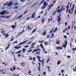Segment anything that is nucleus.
Returning a JSON list of instances; mask_svg holds the SVG:
<instances>
[{
	"label": "nucleus",
	"instance_id": "57",
	"mask_svg": "<svg viewBox=\"0 0 76 76\" xmlns=\"http://www.w3.org/2000/svg\"><path fill=\"white\" fill-rule=\"evenodd\" d=\"M51 35H52V37H54V34L53 33L52 34H51Z\"/></svg>",
	"mask_w": 76,
	"mask_h": 76
},
{
	"label": "nucleus",
	"instance_id": "61",
	"mask_svg": "<svg viewBox=\"0 0 76 76\" xmlns=\"http://www.w3.org/2000/svg\"><path fill=\"white\" fill-rule=\"evenodd\" d=\"M37 57L39 59H40V58H41V57H39V56H37Z\"/></svg>",
	"mask_w": 76,
	"mask_h": 76
},
{
	"label": "nucleus",
	"instance_id": "55",
	"mask_svg": "<svg viewBox=\"0 0 76 76\" xmlns=\"http://www.w3.org/2000/svg\"><path fill=\"white\" fill-rule=\"evenodd\" d=\"M33 50H30L28 51V53H30V52H31V51H33Z\"/></svg>",
	"mask_w": 76,
	"mask_h": 76
},
{
	"label": "nucleus",
	"instance_id": "27",
	"mask_svg": "<svg viewBox=\"0 0 76 76\" xmlns=\"http://www.w3.org/2000/svg\"><path fill=\"white\" fill-rule=\"evenodd\" d=\"M44 21H45V20L44 19H42L41 20V22L42 23H44Z\"/></svg>",
	"mask_w": 76,
	"mask_h": 76
},
{
	"label": "nucleus",
	"instance_id": "4",
	"mask_svg": "<svg viewBox=\"0 0 76 76\" xmlns=\"http://www.w3.org/2000/svg\"><path fill=\"white\" fill-rule=\"evenodd\" d=\"M54 6V4H52L50 5H48V7L49 8L48 9V11L50 10V9H51V8H52V7Z\"/></svg>",
	"mask_w": 76,
	"mask_h": 76
},
{
	"label": "nucleus",
	"instance_id": "30",
	"mask_svg": "<svg viewBox=\"0 0 76 76\" xmlns=\"http://www.w3.org/2000/svg\"><path fill=\"white\" fill-rule=\"evenodd\" d=\"M16 28V27L14 26V25H12V29H14V28Z\"/></svg>",
	"mask_w": 76,
	"mask_h": 76
},
{
	"label": "nucleus",
	"instance_id": "36",
	"mask_svg": "<svg viewBox=\"0 0 76 76\" xmlns=\"http://www.w3.org/2000/svg\"><path fill=\"white\" fill-rule=\"evenodd\" d=\"M28 29V30H29V29H31V27H30L29 28V26H28V28H27Z\"/></svg>",
	"mask_w": 76,
	"mask_h": 76
},
{
	"label": "nucleus",
	"instance_id": "38",
	"mask_svg": "<svg viewBox=\"0 0 76 76\" xmlns=\"http://www.w3.org/2000/svg\"><path fill=\"white\" fill-rule=\"evenodd\" d=\"M73 72H76V69H75V68H73Z\"/></svg>",
	"mask_w": 76,
	"mask_h": 76
},
{
	"label": "nucleus",
	"instance_id": "7",
	"mask_svg": "<svg viewBox=\"0 0 76 76\" xmlns=\"http://www.w3.org/2000/svg\"><path fill=\"white\" fill-rule=\"evenodd\" d=\"M27 41V40L23 42H22L20 43V44H18V47L19 46H20V45H23V44H25V43H26V42Z\"/></svg>",
	"mask_w": 76,
	"mask_h": 76
},
{
	"label": "nucleus",
	"instance_id": "3",
	"mask_svg": "<svg viewBox=\"0 0 76 76\" xmlns=\"http://www.w3.org/2000/svg\"><path fill=\"white\" fill-rule=\"evenodd\" d=\"M47 3V2H44V3H43V5L44 6H42L41 8V9H44L45 7H46L47 5H48V4H46Z\"/></svg>",
	"mask_w": 76,
	"mask_h": 76
},
{
	"label": "nucleus",
	"instance_id": "60",
	"mask_svg": "<svg viewBox=\"0 0 76 76\" xmlns=\"http://www.w3.org/2000/svg\"><path fill=\"white\" fill-rule=\"evenodd\" d=\"M29 47V46L27 45V46H24L25 48H28Z\"/></svg>",
	"mask_w": 76,
	"mask_h": 76
},
{
	"label": "nucleus",
	"instance_id": "23",
	"mask_svg": "<svg viewBox=\"0 0 76 76\" xmlns=\"http://www.w3.org/2000/svg\"><path fill=\"white\" fill-rule=\"evenodd\" d=\"M9 34H6V35H5V38H7V37H9Z\"/></svg>",
	"mask_w": 76,
	"mask_h": 76
},
{
	"label": "nucleus",
	"instance_id": "18",
	"mask_svg": "<svg viewBox=\"0 0 76 76\" xmlns=\"http://www.w3.org/2000/svg\"><path fill=\"white\" fill-rule=\"evenodd\" d=\"M18 4H18V2L15 3L13 4L14 6H17V5H18Z\"/></svg>",
	"mask_w": 76,
	"mask_h": 76
},
{
	"label": "nucleus",
	"instance_id": "51",
	"mask_svg": "<svg viewBox=\"0 0 76 76\" xmlns=\"http://www.w3.org/2000/svg\"><path fill=\"white\" fill-rule=\"evenodd\" d=\"M44 0H43L40 4H42V3H43V2H44Z\"/></svg>",
	"mask_w": 76,
	"mask_h": 76
},
{
	"label": "nucleus",
	"instance_id": "13",
	"mask_svg": "<svg viewBox=\"0 0 76 76\" xmlns=\"http://www.w3.org/2000/svg\"><path fill=\"white\" fill-rule=\"evenodd\" d=\"M21 47H22V46H19L18 48V46H15V47L14 48H16V50L17 49H19V48H21Z\"/></svg>",
	"mask_w": 76,
	"mask_h": 76
},
{
	"label": "nucleus",
	"instance_id": "35",
	"mask_svg": "<svg viewBox=\"0 0 76 76\" xmlns=\"http://www.w3.org/2000/svg\"><path fill=\"white\" fill-rule=\"evenodd\" d=\"M45 43V44L46 45H48V42H44Z\"/></svg>",
	"mask_w": 76,
	"mask_h": 76
},
{
	"label": "nucleus",
	"instance_id": "21",
	"mask_svg": "<svg viewBox=\"0 0 76 76\" xmlns=\"http://www.w3.org/2000/svg\"><path fill=\"white\" fill-rule=\"evenodd\" d=\"M40 46L41 48H42V49H43V48H44V46H43V45H42V43L40 45Z\"/></svg>",
	"mask_w": 76,
	"mask_h": 76
},
{
	"label": "nucleus",
	"instance_id": "52",
	"mask_svg": "<svg viewBox=\"0 0 76 76\" xmlns=\"http://www.w3.org/2000/svg\"><path fill=\"white\" fill-rule=\"evenodd\" d=\"M55 31H57V27H56V28L55 29Z\"/></svg>",
	"mask_w": 76,
	"mask_h": 76
},
{
	"label": "nucleus",
	"instance_id": "62",
	"mask_svg": "<svg viewBox=\"0 0 76 76\" xmlns=\"http://www.w3.org/2000/svg\"><path fill=\"white\" fill-rule=\"evenodd\" d=\"M35 45V43H33L32 44V46H33V45Z\"/></svg>",
	"mask_w": 76,
	"mask_h": 76
},
{
	"label": "nucleus",
	"instance_id": "40",
	"mask_svg": "<svg viewBox=\"0 0 76 76\" xmlns=\"http://www.w3.org/2000/svg\"><path fill=\"white\" fill-rule=\"evenodd\" d=\"M33 51L34 52H36V51H38V49H37V50L34 49V50Z\"/></svg>",
	"mask_w": 76,
	"mask_h": 76
},
{
	"label": "nucleus",
	"instance_id": "22",
	"mask_svg": "<svg viewBox=\"0 0 76 76\" xmlns=\"http://www.w3.org/2000/svg\"><path fill=\"white\" fill-rule=\"evenodd\" d=\"M61 63V61H58L57 63V65H59Z\"/></svg>",
	"mask_w": 76,
	"mask_h": 76
},
{
	"label": "nucleus",
	"instance_id": "2",
	"mask_svg": "<svg viewBox=\"0 0 76 76\" xmlns=\"http://www.w3.org/2000/svg\"><path fill=\"white\" fill-rule=\"evenodd\" d=\"M7 10H3L2 12H0V15H4L5 14H8V13H9V12L7 11Z\"/></svg>",
	"mask_w": 76,
	"mask_h": 76
},
{
	"label": "nucleus",
	"instance_id": "44",
	"mask_svg": "<svg viewBox=\"0 0 76 76\" xmlns=\"http://www.w3.org/2000/svg\"><path fill=\"white\" fill-rule=\"evenodd\" d=\"M42 65L43 66H44V61H42Z\"/></svg>",
	"mask_w": 76,
	"mask_h": 76
},
{
	"label": "nucleus",
	"instance_id": "49",
	"mask_svg": "<svg viewBox=\"0 0 76 76\" xmlns=\"http://www.w3.org/2000/svg\"><path fill=\"white\" fill-rule=\"evenodd\" d=\"M39 53H40V52H37L36 53V54H39Z\"/></svg>",
	"mask_w": 76,
	"mask_h": 76
},
{
	"label": "nucleus",
	"instance_id": "10",
	"mask_svg": "<svg viewBox=\"0 0 76 76\" xmlns=\"http://www.w3.org/2000/svg\"><path fill=\"white\" fill-rule=\"evenodd\" d=\"M35 13H36V12H35L32 15L31 17V18H35Z\"/></svg>",
	"mask_w": 76,
	"mask_h": 76
},
{
	"label": "nucleus",
	"instance_id": "15",
	"mask_svg": "<svg viewBox=\"0 0 76 76\" xmlns=\"http://www.w3.org/2000/svg\"><path fill=\"white\" fill-rule=\"evenodd\" d=\"M56 44H58V45H60V41L59 40H57V41L56 43Z\"/></svg>",
	"mask_w": 76,
	"mask_h": 76
},
{
	"label": "nucleus",
	"instance_id": "28",
	"mask_svg": "<svg viewBox=\"0 0 76 76\" xmlns=\"http://www.w3.org/2000/svg\"><path fill=\"white\" fill-rule=\"evenodd\" d=\"M23 15L22 14L20 16L18 17V19H20V18H22V17Z\"/></svg>",
	"mask_w": 76,
	"mask_h": 76
},
{
	"label": "nucleus",
	"instance_id": "9",
	"mask_svg": "<svg viewBox=\"0 0 76 76\" xmlns=\"http://www.w3.org/2000/svg\"><path fill=\"white\" fill-rule=\"evenodd\" d=\"M57 50H61L63 49V48L60 47H58L56 48Z\"/></svg>",
	"mask_w": 76,
	"mask_h": 76
},
{
	"label": "nucleus",
	"instance_id": "33",
	"mask_svg": "<svg viewBox=\"0 0 76 76\" xmlns=\"http://www.w3.org/2000/svg\"><path fill=\"white\" fill-rule=\"evenodd\" d=\"M47 68H48V70H49V72H51V71H50V67H49V66H48V67H47Z\"/></svg>",
	"mask_w": 76,
	"mask_h": 76
},
{
	"label": "nucleus",
	"instance_id": "64",
	"mask_svg": "<svg viewBox=\"0 0 76 76\" xmlns=\"http://www.w3.org/2000/svg\"><path fill=\"white\" fill-rule=\"evenodd\" d=\"M64 38H67V36H66V35H64Z\"/></svg>",
	"mask_w": 76,
	"mask_h": 76
},
{
	"label": "nucleus",
	"instance_id": "43",
	"mask_svg": "<svg viewBox=\"0 0 76 76\" xmlns=\"http://www.w3.org/2000/svg\"><path fill=\"white\" fill-rule=\"evenodd\" d=\"M72 50H73V51H76V48H72Z\"/></svg>",
	"mask_w": 76,
	"mask_h": 76
},
{
	"label": "nucleus",
	"instance_id": "56",
	"mask_svg": "<svg viewBox=\"0 0 76 76\" xmlns=\"http://www.w3.org/2000/svg\"><path fill=\"white\" fill-rule=\"evenodd\" d=\"M66 32V30H64V31H62V33H64Z\"/></svg>",
	"mask_w": 76,
	"mask_h": 76
},
{
	"label": "nucleus",
	"instance_id": "31",
	"mask_svg": "<svg viewBox=\"0 0 76 76\" xmlns=\"http://www.w3.org/2000/svg\"><path fill=\"white\" fill-rule=\"evenodd\" d=\"M21 65H22V66H25V63H22L21 64Z\"/></svg>",
	"mask_w": 76,
	"mask_h": 76
},
{
	"label": "nucleus",
	"instance_id": "8",
	"mask_svg": "<svg viewBox=\"0 0 76 76\" xmlns=\"http://www.w3.org/2000/svg\"><path fill=\"white\" fill-rule=\"evenodd\" d=\"M12 4H13L12 2H10L8 4L7 6L8 7H10V6H12Z\"/></svg>",
	"mask_w": 76,
	"mask_h": 76
},
{
	"label": "nucleus",
	"instance_id": "48",
	"mask_svg": "<svg viewBox=\"0 0 76 76\" xmlns=\"http://www.w3.org/2000/svg\"><path fill=\"white\" fill-rule=\"evenodd\" d=\"M27 11H28V10H27L26 12H24L23 14H26V13H27Z\"/></svg>",
	"mask_w": 76,
	"mask_h": 76
},
{
	"label": "nucleus",
	"instance_id": "50",
	"mask_svg": "<svg viewBox=\"0 0 76 76\" xmlns=\"http://www.w3.org/2000/svg\"><path fill=\"white\" fill-rule=\"evenodd\" d=\"M69 14H71V11L70 10H69Z\"/></svg>",
	"mask_w": 76,
	"mask_h": 76
},
{
	"label": "nucleus",
	"instance_id": "32",
	"mask_svg": "<svg viewBox=\"0 0 76 76\" xmlns=\"http://www.w3.org/2000/svg\"><path fill=\"white\" fill-rule=\"evenodd\" d=\"M36 4H37V3H34L33 4H32V6H31V7H34L35 5H36Z\"/></svg>",
	"mask_w": 76,
	"mask_h": 76
},
{
	"label": "nucleus",
	"instance_id": "54",
	"mask_svg": "<svg viewBox=\"0 0 76 76\" xmlns=\"http://www.w3.org/2000/svg\"><path fill=\"white\" fill-rule=\"evenodd\" d=\"M60 6H58V7L57 8L56 10H57L58 9H59V8H60Z\"/></svg>",
	"mask_w": 76,
	"mask_h": 76
},
{
	"label": "nucleus",
	"instance_id": "6",
	"mask_svg": "<svg viewBox=\"0 0 76 76\" xmlns=\"http://www.w3.org/2000/svg\"><path fill=\"white\" fill-rule=\"evenodd\" d=\"M60 17H61V15H59V16H57L58 18V19H57V20H58V23L59 22H60V21H61V18H60Z\"/></svg>",
	"mask_w": 76,
	"mask_h": 76
},
{
	"label": "nucleus",
	"instance_id": "26",
	"mask_svg": "<svg viewBox=\"0 0 76 76\" xmlns=\"http://www.w3.org/2000/svg\"><path fill=\"white\" fill-rule=\"evenodd\" d=\"M25 32V30H23L21 32H20L19 34V35H20L21 34H22V33H23V32Z\"/></svg>",
	"mask_w": 76,
	"mask_h": 76
},
{
	"label": "nucleus",
	"instance_id": "39",
	"mask_svg": "<svg viewBox=\"0 0 76 76\" xmlns=\"http://www.w3.org/2000/svg\"><path fill=\"white\" fill-rule=\"evenodd\" d=\"M65 27H66V26H67V23L65 22Z\"/></svg>",
	"mask_w": 76,
	"mask_h": 76
},
{
	"label": "nucleus",
	"instance_id": "20",
	"mask_svg": "<svg viewBox=\"0 0 76 76\" xmlns=\"http://www.w3.org/2000/svg\"><path fill=\"white\" fill-rule=\"evenodd\" d=\"M40 46L41 48H42V49H43V48H44V46H43V45H42V43L40 45Z\"/></svg>",
	"mask_w": 76,
	"mask_h": 76
},
{
	"label": "nucleus",
	"instance_id": "58",
	"mask_svg": "<svg viewBox=\"0 0 76 76\" xmlns=\"http://www.w3.org/2000/svg\"><path fill=\"white\" fill-rule=\"evenodd\" d=\"M44 74H45V75H46V72H44L43 73V75H44Z\"/></svg>",
	"mask_w": 76,
	"mask_h": 76
},
{
	"label": "nucleus",
	"instance_id": "37",
	"mask_svg": "<svg viewBox=\"0 0 76 76\" xmlns=\"http://www.w3.org/2000/svg\"><path fill=\"white\" fill-rule=\"evenodd\" d=\"M50 61V59H48V60L47 62V63H48V61Z\"/></svg>",
	"mask_w": 76,
	"mask_h": 76
},
{
	"label": "nucleus",
	"instance_id": "12",
	"mask_svg": "<svg viewBox=\"0 0 76 76\" xmlns=\"http://www.w3.org/2000/svg\"><path fill=\"white\" fill-rule=\"evenodd\" d=\"M10 47V44H9L8 45V46H7V47L5 48V51H6V50H7V49H9Z\"/></svg>",
	"mask_w": 76,
	"mask_h": 76
},
{
	"label": "nucleus",
	"instance_id": "47",
	"mask_svg": "<svg viewBox=\"0 0 76 76\" xmlns=\"http://www.w3.org/2000/svg\"><path fill=\"white\" fill-rule=\"evenodd\" d=\"M71 10H72V12H71V14H72V13H73V12L74 10H73L72 9H71Z\"/></svg>",
	"mask_w": 76,
	"mask_h": 76
},
{
	"label": "nucleus",
	"instance_id": "46",
	"mask_svg": "<svg viewBox=\"0 0 76 76\" xmlns=\"http://www.w3.org/2000/svg\"><path fill=\"white\" fill-rule=\"evenodd\" d=\"M5 9V7H3L1 8V10H4Z\"/></svg>",
	"mask_w": 76,
	"mask_h": 76
},
{
	"label": "nucleus",
	"instance_id": "53",
	"mask_svg": "<svg viewBox=\"0 0 76 76\" xmlns=\"http://www.w3.org/2000/svg\"><path fill=\"white\" fill-rule=\"evenodd\" d=\"M13 70L14 71H15V66H13Z\"/></svg>",
	"mask_w": 76,
	"mask_h": 76
},
{
	"label": "nucleus",
	"instance_id": "34",
	"mask_svg": "<svg viewBox=\"0 0 76 76\" xmlns=\"http://www.w3.org/2000/svg\"><path fill=\"white\" fill-rule=\"evenodd\" d=\"M75 8V4H74L72 6V8L71 9H73L74 10V8Z\"/></svg>",
	"mask_w": 76,
	"mask_h": 76
},
{
	"label": "nucleus",
	"instance_id": "25",
	"mask_svg": "<svg viewBox=\"0 0 76 76\" xmlns=\"http://www.w3.org/2000/svg\"><path fill=\"white\" fill-rule=\"evenodd\" d=\"M7 4H8V2L4 4V6H7Z\"/></svg>",
	"mask_w": 76,
	"mask_h": 76
},
{
	"label": "nucleus",
	"instance_id": "29",
	"mask_svg": "<svg viewBox=\"0 0 76 76\" xmlns=\"http://www.w3.org/2000/svg\"><path fill=\"white\" fill-rule=\"evenodd\" d=\"M46 33H47V32L46 31H45V32L42 34L43 35H44V36L45 35H46Z\"/></svg>",
	"mask_w": 76,
	"mask_h": 76
},
{
	"label": "nucleus",
	"instance_id": "5",
	"mask_svg": "<svg viewBox=\"0 0 76 76\" xmlns=\"http://www.w3.org/2000/svg\"><path fill=\"white\" fill-rule=\"evenodd\" d=\"M67 40L65 41V45H63L62 46V47H64L65 49H66V47H67Z\"/></svg>",
	"mask_w": 76,
	"mask_h": 76
},
{
	"label": "nucleus",
	"instance_id": "19",
	"mask_svg": "<svg viewBox=\"0 0 76 76\" xmlns=\"http://www.w3.org/2000/svg\"><path fill=\"white\" fill-rule=\"evenodd\" d=\"M22 51L23 52V53H25V51H26V49L25 48H23L22 49Z\"/></svg>",
	"mask_w": 76,
	"mask_h": 76
},
{
	"label": "nucleus",
	"instance_id": "24",
	"mask_svg": "<svg viewBox=\"0 0 76 76\" xmlns=\"http://www.w3.org/2000/svg\"><path fill=\"white\" fill-rule=\"evenodd\" d=\"M36 31H37V29H35L34 30L32 31V34H34V33Z\"/></svg>",
	"mask_w": 76,
	"mask_h": 76
},
{
	"label": "nucleus",
	"instance_id": "16",
	"mask_svg": "<svg viewBox=\"0 0 76 76\" xmlns=\"http://www.w3.org/2000/svg\"><path fill=\"white\" fill-rule=\"evenodd\" d=\"M39 67H38V69L39 72H40V67H41V65H40V63H39Z\"/></svg>",
	"mask_w": 76,
	"mask_h": 76
},
{
	"label": "nucleus",
	"instance_id": "1",
	"mask_svg": "<svg viewBox=\"0 0 76 76\" xmlns=\"http://www.w3.org/2000/svg\"><path fill=\"white\" fill-rule=\"evenodd\" d=\"M66 7V6L63 5H62V7H61V9H59L58 10H56L54 12V13L52 15H56V14H57V12H57L58 13H61V12H62V11L63 10V11H64L65 10V8Z\"/></svg>",
	"mask_w": 76,
	"mask_h": 76
},
{
	"label": "nucleus",
	"instance_id": "11",
	"mask_svg": "<svg viewBox=\"0 0 76 76\" xmlns=\"http://www.w3.org/2000/svg\"><path fill=\"white\" fill-rule=\"evenodd\" d=\"M69 5H67L66 6V12L67 13L69 12Z\"/></svg>",
	"mask_w": 76,
	"mask_h": 76
},
{
	"label": "nucleus",
	"instance_id": "14",
	"mask_svg": "<svg viewBox=\"0 0 76 76\" xmlns=\"http://www.w3.org/2000/svg\"><path fill=\"white\" fill-rule=\"evenodd\" d=\"M19 8V7L18 6H15L14 7V9L15 10H16V9H18Z\"/></svg>",
	"mask_w": 76,
	"mask_h": 76
},
{
	"label": "nucleus",
	"instance_id": "59",
	"mask_svg": "<svg viewBox=\"0 0 76 76\" xmlns=\"http://www.w3.org/2000/svg\"><path fill=\"white\" fill-rule=\"evenodd\" d=\"M64 72V70H62L61 71V72L63 73V72Z\"/></svg>",
	"mask_w": 76,
	"mask_h": 76
},
{
	"label": "nucleus",
	"instance_id": "45",
	"mask_svg": "<svg viewBox=\"0 0 76 76\" xmlns=\"http://www.w3.org/2000/svg\"><path fill=\"white\" fill-rule=\"evenodd\" d=\"M35 58H33V61H35Z\"/></svg>",
	"mask_w": 76,
	"mask_h": 76
},
{
	"label": "nucleus",
	"instance_id": "42",
	"mask_svg": "<svg viewBox=\"0 0 76 76\" xmlns=\"http://www.w3.org/2000/svg\"><path fill=\"white\" fill-rule=\"evenodd\" d=\"M20 56H21V54H18V57H20Z\"/></svg>",
	"mask_w": 76,
	"mask_h": 76
},
{
	"label": "nucleus",
	"instance_id": "17",
	"mask_svg": "<svg viewBox=\"0 0 76 76\" xmlns=\"http://www.w3.org/2000/svg\"><path fill=\"white\" fill-rule=\"evenodd\" d=\"M21 52H22V50H20L18 52H16L15 54H20V53H21Z\"/></svg>",
	"mask_w": 76,
	"mask_h": 76
},
{
	"label": "nucleus",
	"instance_id": "63",
	"mask_svg": "<svg viewBox=\"0 0 76 76\" xmlns=\"http://www.w3.org/2000/svg\"><path fill=\"white\" fill-rule=\"evenodd\" d=\"M68 29H70V26L68 27Z\"/></svg>",
	"mask_w": 76,
	"mask_h": 76
},
{
	"label": "nucleus",
	"instance_id": "41",
	"mask_svg": "<svg viewBox=\"0 0 76 76\" xmlns=\"http://www.w3.org/2000/svg\"><path fill=\"white\" fill-rule=\"evenodd\" d=\"M53 29H54L53 28H52V29L50 31V33H52L53 32Z\"/></svg>",
	"mask_w": 76,
	"mask_h": 76
}]
</instances>
